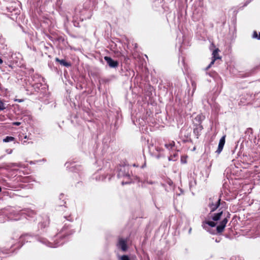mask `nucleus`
Returning <instances> with one entry per match:
<instances>
[{"instance_id": "1", "label": "nucleus", "mask_w": 260, "mask_h": 260, "mask_svg": "<svg viewBox=\"0 0 260 260\" xmlns=\"http://www.w3.org/2000/svg\"><path fill=\"white\" fill-rule=\"evenodd\" d=\"M230 214L228 213L227 216L224 217L222 220L219 222V224L216 226V230H213L210 229L211 228L215 227L217 225V223L212 220L204 221L202 222V226L203 228L211 234H215L216 233H221L227 224L229 218H230Z\"/></svg>"}, {"instance_id": "2", "label": "nucleus", "mask_w": 260, "mask_h": 260, "mask_svg": "<svg viewBox=\"0 0 260 260\" xmlns=\"http://www.w3.org/2000/svg\"><path fill=\"white\" fill-rule=\"evenodd\" d=\"M220 201L221 199L217 198L215 199V198L213 197L212 199H210V202L209 203L208 206L211 211L208 216V217L209 219H211L214 221H218L221 218V217L223 215L222 211H220V210H219V212L217 213H213L219 207L220 204Z\"/></svg>"}, {"instance_id": "3", "label": "nucleus", "mask_w": 260, "mask_h": 260, "mask_svg": "<svg viewBox=\"0 0 260 260\" xmlns=\"http://www.w3.org/2000/svg\"><path fill=\"white\" fill-rule=\"evenodd\" d=\"M90 3V0H87L83 6H78L75 9V14L77 16H82V19L90 18L92 14Z\"/></svg>"}, {"instance_id": "4", "label": "nucleus", "mask_w": 260, "mask_h": 260, "mask_svg": "<svg viewBox=\"0 0 260 260\" xmlns=\"http://www.w3.org/2000/svg\"><path fill=\"white\" fill-rule=\"evenodd\" d=\"M19 215H24L25 217L28 216L32 217H34V215H35V212L34 211L28 209L20 210L19 211H16L14 210H11L10 212V215L8 216V218L10 220H18L20 219L19 217H17V216Z\"/></svg>"}, {"instance_id": "5", "label": "nucleus", "mask_w": 260, "mask_h": 260, "mask_svg": "<svg viewBox=\"0 0 260 260\" xmlns=\"http://www.w3.org/2000/svg\"><path fill=\"white\" fill-rule=\"evenodd\" d=\"M40 242L43 244L47 245L49 247H57L63 243V241L62 242H55L54 243L49 242L47 240L45 239H41L40 240Z\"/></svg>"}, {"instance_id": "6", "label": "nucleus", "mask_w": 260, "mask_h": 260, "mask_svg": "<svg viewBox=\"0 0 260 260\" xmlns=\"http://www.w3.org/2000/svg\"><path fill=\"white\" fill-rule=\"evenodd\" d=\"M104 59L106 61L107 64L111 68H116L118 66L119 63L117 61L113 60L111 57L105 56Z\"/></svg>"}, {"instance_id": "7", "label": "nucleus", "mask_w": 260, "mask_h": 260, "mask_svg": "<svg viewBox=\"0 0 260 260\" xmlns=\"http://www.w3.org/2000/svg\"><path fill=\"white\" fill-rule=\"evenodd\" d=\"M127 169V168L124 167V166H120V168L119 169V172L117 174V176L118 177H129V175L128 174V172H126V170Z\"/></svg>"}, {"instance_id": "8", "label": "nucleus", "mask_w": 260, "mask_h": 260, "mask_svg": "<svg viewBox=\"0 0 260 260\" xmlns=\"http://www.w3.org/2000/svg\"><path fill=\"white\" fill-rule=\"evenodd\" d=\"M126 240L122 238L119 239L117 243V247L120 248L122 251H125L127 250V247L126 244Z\"/></svg>"}, {"instance_id": "9", "label": "nucleus", "mask_w": 260, "mask_h": 260, "mask_svg": "<svg viewBox=\"0 0 260 260\" xmlns=\"http://www.w3.org/2000/svg\"><path fill=\"white\" fill-rule=\"evenodd\" d=\"M225 136H224L222 137V138L219 140L218 146V148L215 152L218 154H220L223 149V146L225 144Z\"/></svg>"}, {"instance_id": "10", "label": "nucleus", "mask_w": 260, "mask_h": 260, "mask_svg": "<svg viewBox=\"0 0 260 260\" xmlns=\"http://www.w3.org/2000/svg\"><path fill=\"white\" fill-rule=\"evenodd\" d=\"M203 129V126L201 124V123L197 125L196 128L193 129V133L197 136V138H198L199 136L200 135V133Z\"/></svg>"}, {"instance_id": "11", "label": "nucleus", "mask_w": 260, "mask_h": 260, "mask_svg": "<svg viewBox=\"0 0 260 260\" xmlns=\"http://www.w3.org/2000/svg\"><path fill=\"white\" fill-rule=\"evenodd\" d=\"M245 137L248 140H251L253 138V129L251 128H248L245 131Z\"/></svg>"}, {"instance_id": "12", "label": "nucleus", "mask_w": 260, "mask_h": 260, "mask_svg": "<svg viewBox=\"0 0 260 260\" xmlns=\"http://www.w3.org/2000/svg\"><path fill=\"white\" fill-rule=\"evenodd\" d=\"M49 224V219L47 216L45 217L44 221L39 223V226L41 229L45 228Z\"/></svg>"}, {"instance_id": "13", "label": "nucleus", "mask_w": 260, "mask_h": 260, "mask_svg": "<svg viewBox=\"0 0 260 260\" xmlns=\"http://www.w3.org/2000/svg\"><path fill=\"white\" fill-rule=\"evenodd\" d=\"M33 239V237L28 235V234H25V235H22L20 237V241L19 242H22L23 241H26V242H30L31 241V239Z\"/></svg>"}, {"instance_id": "14", "label": "nucleus", "mask_w": 260, "mask_h": 260, "mask_svg": "<svg viewBox=\"0 0 260 260\" xmlns=\"http://www.w3.org/2000/svg\"><path fill=\"white\" fill-rule=\"evenodd\" d=\"M55 60L57 62H59V63L64 67H69L71 66V63L67 62L64 59H59L58 58H55Z\"/></svg>"}, {"instance_id": "15", "label": "nucleus", "mask_w": 260, "mask_h": 260, "mask_svg": "<svg viewBox=\"0 0 260 260\" xmlns=\"http://www.w3.org/2000/svg\"><path fill=\"white\" fill-rule=\"evenodd\" d=\"M218 51H219L218 49H216L213 51V52L212 53V58L213 59L216 60L217 59L220 58V57L218 54Z\"/></svg>"}, {"instance_id": "16", "label": "nucleus", "mask_w": 260, "mask_h": 260, "mask_svg": "<svg viewBox=\"0 0 260 260\" xmlns=\"http://www.w3.org/2000/svg\"><path fill=\"white\" fill-rule=\"evenodd\" d=\"M15 140V138L14 137L11 136H7L5 139H3V142L7 143L9 142L14 141Z\"/></svg>"}, {"instance_id": "17", "label": "nucleus", "mask_w": 260, "mask_h": 260, "mask_svg": "<svg viewBox=\"0 0 260 260\" xmlns=\"http://www.w3.org/2000/svg\"><path fill=\"white\" fill-rule=\"evenodd\" d=\"M174 146H175V142L173 141H172V142H171L169 144H165V147L168 149H172Z\"/></svg>"}, {"instance_id": "18", "label": "nucleus", "mask_w": 260, "mask_h": 260, "mask_svg": "<svg viewBox=\"0 0 260 260\" xmlns=\"http://www.w3.org/2000/svg\"><path fill=\"white\" fill-rule=\"evenodd\" d=\"M253 38H257L258 40H260V32H259L258 36L256 31H254L253 34Z\"/></svg>"}, {"instance_id": "19", "label": "nucleus", "mask_w": 260, "mask_h": 260, "mask_svg": "<svg viewBox=\"0 0 260 260\" xmlns=\"http://www.w3.org/2000/svg\"><path fill=\"white\" fill-rule=\"evenodd\" d=\"M4 104L2 102H0V111L5 109Z\"/></svg>"}, {"instance_id": "20", "label": "nucleus", "mask_w": 260, "mask_h": 260, "mask_svg": "<svg viewBox=\"0 0 260 260\" xmlns=\"http://www.w3.org/2000/svg\"><path fill=\"white\" fill-rule=\"evenodd\" d=\"M215 60H216L215 59L212 58L211 62L208 65V66L206 68V70L209 69L212 66V65L214 64Z\"/></svg>"}, {"instance_id": "21", "label": "nucleus", "mask_w": 260, "mask_h": 260, "mask_svg": "<svg viewBox=\"0 0 260 260\" xmlns=\"http://www.w3.org/2000/svg\"><path fill=\"white\" fill-rule=\"evenodd\" d=\"M202 116L201 115H198L196 119L198 120L199 121H201L202 120Z\"/></svg>"}, {"instance_id": "22", "label": "nucleus", "mask_w": 260, "mask_h": 260, "mask_svg": "<svg viewBox=\"0 0 260 260\" xmlns=\"http://www.w3.org/2000/svg\"><path fill=\"white\" fill-rule=\"evenodd\" d=\"M14 101L21 103V102H23L24 100H23V99H14Z\"/></svg>"}, {"instance_id": "23", "label": "nucleus", "mask_w": 260, "mask_h": 260, "mask_svg": "<svg viewBox=\"0 0 260 260\" xmlns=\"http://www.w3.org/2000/svg\"><path fill=\"white\" fill-rule=\"evenodd\" d=\"M6 152L8 154H11L13 152L12 149H7L6 150Z\"/></svg>"}, {"instance_id": "24", "label": "nucleus", "mask_w": 260, "mask_h": 260, "mask_svg": "<svg viewBox=\"0 0 260 260\" xmlns=\"http://www.w3.org/2000/svg\"><path fill=\"white\" fill-rule=\"evenodd\" d=\"M21 124L19 122H14L13 123V125H19Z\"/></svg>"}, {"instance_id": "25", "label": "nucleus", "mask_w": 260, "mask_h": 260, "mask_svg": "<svg viewBox=\"0 0 260 260\" xmlns=\"http://www.w3.org/2000/svg\"><path fill=\"white\" fill-rule=\"evenodd\" d=\"M66 235L63 234V235H57V237H60L61 238V240H62L63 238L65 237Z\"/></svg>"}, {"instance_id": "26", "label": "nucleus", "mask_w": 260, "mask_h": 260, "mask_svg": "<svg viewBox=\"0 0 260 260\" xmlns=\"http://www.w3.org/2000/svg\"><path fill=\"white\" fill-rule=\"evenodd\" d=\"M251 0H247L246 2V4H245V6H246L248 4H249Z\"/></svg>"}, {"instance_id": "27", "label": "nucleus", "mask_w": 260, "mask_h": 260, "mask_svg": "<svg viewBox=\"0 0 260 260\" xmlns=\"http://www.w3.org/2000/svg\"><path fill=\"white\" fill-rule=\"evenodd\" d=\"M236 260H242L241 257H236Z\"/></svg>"}, {"instance_id": "28", "label": "nucleus", "mask_w": 260, "mask_h": 260, "mask_svg": "<svg viewBox=\"0 0 260 260\" xmlns=\"http://www.w3.org/2000/svg\"><path fill=\"white\" fill-rule=\"evenodd\" d=\"M70 217V216H69L68 217L64 216V218H67L68 220H71V219H69Z\"/></svg>"}, {"instance_id": "29", "label": "nucleus", "mask_w": 260, "mask_h": 260, "mask_svg": "<svg viewBox=\"0 0 260 260\" xmlns=\"http://www.w3.org/2000/svg\"><path fill=\"white\" fill-rule=\"evenodd\" d=\"M3 62V60L0 58V64H2Z\"/></svg>"}, {"instance_id": "30", "label": "nucleus", "mask_w": 260, "mask_h": 260, "mask_svg": "<svg viewBox=\"0 0 260 260\" xmlns=\"http://www.w3.org/2000/svg\"><path fill=\"white\" fill-rule=\"evenodd\" d=\"M191 228H190V229H189V231H188V233H189V234H190V233H191Z\"/></svg>"}, {"instance_id": "31", "label": "nucleus", "mask_w": 260, "mask_h": 260, "mask_svg": "<svg viewBox=\"0 0 260 260\" xmlns=\"http://www.w3.org/2000/svg\"><path fill=\"white\" fill-rule=\"evenodd\" d=\"M192 85L193 86L195 87V84L194 82L192 83Z\"/></svg>"}, {"instance_id": "32", "label": "nucleus", "mask_w": 260, "mask_h": 260, "mask_svg": "<svg viewBox=\"0 0 260 260\" xmlns=\"http://www.w3.org/2000/svg\"><path fill=\"white\" fill-rule=\"evenodd\" d=\"M24 138V139H26L27 138V136H25Z\"/></svg>"}, {"instance_id": "33", "label": "nucleus", "mask_w": 260, "mask_h": 260, "mask_svg": "<svg viewBox=\"0 0 260 260\" xmlns=\"http://www.w3.org/2000/svg\"><path fill=\"white\" fill-rule=\"evenodd\" d=\"M14 166H18V167L19 166L18 165H16V164L14 165Z\"/></svg>"}, {"instance_id": "34", "label": "nucleus", "mask_w": 260, "mask_h": 260, "mask_svg": "<svg viewBox=\"0 0 260 260\" xmlns=\"http://www.w3.org/2000/svg\"><path fill=\"white\" fill-rule=\"evenodd\" d=\"M215 241H216V242H219V241H218V240H215Z\"/></svg>"}, {"instance_id": "35", "label": "nucleus", "mask_w": 260, "mask_h": 260, "mask_svg": "<svg viewBox=\"0 0 260 260\" xmlns=\"http://www.w3.org/2000/svg\"><path fill=\"white\" fill-rule=\"evenodd\" d=\"M183 131V129H181V132L182 133Z\"/></svg>"}, {"instance_id": "36", "label": "nucleus", "mask_w": 260, "mask_h": 260, "mask_svg": "<svg viewBox=\"0 0 260 260\" xmlns=\"http://www.w3.org/2000/svg\"><path fill=\"white\" fill-rule=\"evenodd\" d=\"M2 191V188L1 187H0V192Z\"/></svg>"}, {"instance_id": "37", "label": "nucleus", "mask_w": 260, "mask_h": 260, "mask_svg": "<svg viewBox=\"0 0 260 260\" xmlns=\"http://www.w3.org/2000/svg\"><path fill=\"white\" fill-rule=\"evenodd\" d=\"M25 142H25V141H23V144H24V143H25Z\"/></svg>"}]
</instances>
